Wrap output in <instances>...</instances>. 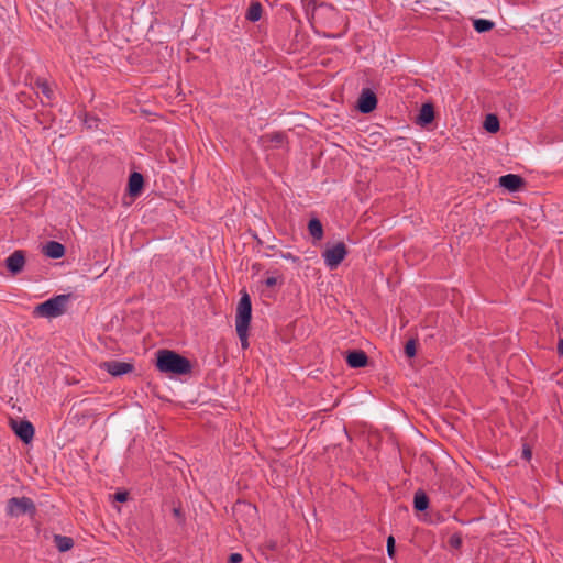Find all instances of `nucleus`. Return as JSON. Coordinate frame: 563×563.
Wrapping results in <instances>:
<instances>
[{
  "instance_id": "obj_7",
  "label": "nucleus",
  "mask_w": 563,
  "mask_h": 563,
  "mask_svg": "<svg viewBox=\"0 0 563 563\" xmlns=\"http://www.w3.org/2000/svg\"><path fill=\"white\" fill-rule=\"evenodd\" d=\"M100 367L114 377H119L134 371V365L132 363L120 361H107L103 362Z\"/></svg>"
},
{
  "instance_id": "obj_28",
  "label": "nucleus",
  "mask_w": 563,
  "mask_h": 563,
  "mask_svg": "<svg viewBox=\"0 0 563 563\" xmlns=\"http://www.w3.org/2000/svg\"><path fill=\"white\" fill-rule=\"evenodd\" d=\"M173 515L180 523L185 521V517L180 507H174Z\"/></svg>"
},
{
  "instance_id": "obj_2",
  "label": "nucleus",
  "mask_w": 563,
  "mask_h": 563,
  "mask_svg": "<svg viewBox=\"0 0 563 563\" xmlns=\"http://www.w3.org/2000/svg\"><path fill=\"white\" fill-rule=\"evenodd\" d=\"M5 511L12 518L22 515L34 517L36 515V506L30 497H12L7 501Z\"/></svg>"
},
{
  "instance_id": "obj_33",
  "label": "nucleus",
  "mask_w": 563,
  "mask_h": 563,
  "mask_svg": "<svg viewBox=\"0 0 563 563\" xmlns=\"http://www.w3.org/2000/svg\"><path fill=\"white\" fill-rule=\"evenodd\" d=\"M282 257L285 260H291L292 262H297L299 258L291 253H283Z\"/></svg>"
},
{
  "instance_id": "obj_9",
  "label": "nucleus",
  "mask_w": 563,
  "mask_h": 563,
  "mask_svg": "<svg viewBox=\"0 0 563 563\" xmlns=\"http://www.w3.org/2000/svg\"><path fill=\"white\" fill-rule=\"evenodd\" d=\"M25 266V255L21 250L14 251L7 260L5 267L12 276L19 275Z\"/></svg>"
},
{
  "instance_id": "obj_16",
  "label": "nucleus",
  "mask_w": 563,
  "mask_h": 563,
  "mask_svg": "<svg viewBox=\"0 0 563 563\" xmlns=\"http://www.w3.org/2000/svg\"><path fill=\"white\" fill-rule=\"evenodd\" d=\"M262 140L274 144V147H282L287 142V135L285 132H273L262 136Z\"/></svg>"
},
{
  "instance_id": "obj_21",
  "label": "nucleus",
  "mask_w": 563,
  "mask_h": 563,
  "mask_svg": "<svg viewBox=\"0 0 563 563\" xmlns=\"http://www.w3.org/2000/svg\"><path fill=\"white\" fill-rule=\"evenodd\" d=\"M473 26L476 32L478 33H485L494 29L495 24L490 20L486 19H476L473 22Z\"/></svg>"
},
{
  "instance_id": "obj_18",
  "label": "nucleus",
  "mask_w": 563,
  "mask_h": 563,
  "mask_svg": "<svg viewBox=\"0 0 563 563\" xmlns=\"http://www.w3.org/2000/svg\"><path fill=\"white\" fill-rule=\"evenodd\" d=\"M309 234L314 239L320 241L323 238V227L319 219L312 218L308 223Z\"/></svg>"
},
{
  "instance_id": "obj_27",
  "label": "nucleus",
  "mask_w": 563,
  "mask_h": 563,
  "mask_svg": "<svg viewBox=\"0 0 563 563\" xmlns=\"http://www.w3.org/2000/svg\"><path fill=\"white\" fill-rule=\"evenodd\" d=\"M238 336L241 341V346L243 350L249 347V340H247V331H242L241 329L236 330Z\"/></svg>"
},
{
  "instance_id": "obj_3",
  "label": "nucleus",
  "mask_w": 563,
  "mask_h": 563,
  "mask_svg": "<svg viewBox=\"0 0 563 563\" xmlns=\"http://www.w3.org/2000/svg\"><path fill=\"white\" fill-rule=\"evenodd\" d=\"M68 297L59 295L35 307L34 313L40 317L55 318L64 313Z\"/></svg>"
},
{
  "instance_id": "obj_1",
  "label": "nucleus",
  "mask_w": 563,
  "mask_h": 563,
  "mask_svg": "<svg viewBox=\"0 0 563 563\" xmlns=\"http://www.w3.org/2000/svg\"><path fill=\"white\" fill-rule=\"evenodd\" d=\"M156 367L162 373L173 375H188L192 372L191 362L172 350L157 351Z\"/></svg>"
},
{
  "instance_id": "obj_29",
  "label": "nucleus",
  "mask_w": 563,
  "mask_h": 563,
  "mask_svg": "<svg viewBox=\"0 0 563 563\" xmlns=\"http://www.w3.org/2000/svg\"><path fill=\"white\" fill-rule=\"evenodd\" d=\"M128 499V493L126 492H118L114 495V500L124 503Z\"/></svg>"
},
{
  "instance_id": "obj_35",
  "label": "nucleus",
  "mask_w": 563,
  "mask_h": 563,
  "mask_svg": "<svg viewBox=\"0 0 563 563\" xmlns=\"http://www.w3.org/2000/svg\"><path fill=\"white\" fill-rule=\"evenodd\" d=\"M325 36H327V37H340V36H341V34H339V35H330V34H327Z\"/></svg>"
},
{
  "instance_id": "obj_6",
  "label": "nucleus",
  "mask_w": 563,
  "mask_h": 563,
  "mask_svg": "<svg viewBox=\"0 0 563 563\" xmlns=\"http://www.w3.org/2000/svg\"><path fill=\"white\" fill-rule=\"evenodd\" d=\"M377 107V97L368 88L362 90L358 100H357V109L361 113L367 114L374 111Z\"/></svg>"
},
{
  "instance_id": "obj_20",
  "label": "nucleus",
  "mask_w": 563,
  "mask_h": 563,
  "mask_svg": "<svg viewBox=\"0 0 563 563\" xmlns=\"http://www.w3.org/2000/svg\"><path fill=\"white\" fill-rule=\"evenodd\" d=\"M55 547L60 552L69 551L74 547V540L70 537L55 534L54 536Z\"/></svg>"
},
{
  "instance_id": "obj_32",
  "label": "nucleus",
  "mask_w": 563,
  "mask_h": 563,
  "mask_svg": "<svg viewBox=\"0 0 563 563\" xmlns=\"http://www.w3.org/2000/svg\"><path fill=\"white\" fill-rule=\"evenodd\" d=\"M532 456V452H531V449L529 446H523V450H522V457L526 459V460H530Z\"/></svg>"
},
{
  "instance_id": "obj_23",
  "label": "nucleus",
  "mask_w": 563,
  "mask_h": 563,
  "mask_svg": "<svg viewBox=\"0 0 563 563\" xmlns=\"http://www.w3.org/2000/svg\"><path fill=\"white\" fill-rule=\"evenodd\" d=\"M35 85L41 90V92L46 97V99L52 100L54 92L46 80L36 79Z\"/></svg>"
},
{
  "instance_id": "obj_22",
  "label": "nucleus",
  "mask_w": 563,
  "mask_h": 563,
  "mask_svg": "<svg viewBox=\"0 0 563 563\" xmlns=\"http://www.w3.org/2000/svg\"><path fill=\"white\" fill-rule=\"evenodd\" d=\"M484 128L490 133H496L499 130V120L495 114H487L484 122Z\"/></svg>"
},
{
  "instance_id": "obj_8",
  "label": "nucleus",
  "mask_w": 563,
  "mask_h": 563,
  "mask_svg": "<svg viewBox=\"0 0 563 563\" xmlns=\"http://www.w3.org/2000/svg\"><path fill=\"white\" fill-rule=\"evenodd\" d=\"M12 429L14 430L15 434L23 441L24 443H30L34 438V427L33 424L27 420H20L15 421L12 420Z\"/></svg>"
},
{
  "instance_id": "obj_30",
  "label": "nucleus",
  "mask_w": 563,
  "mask_h": 563,
  "mask_svg": "<svg viewBox=\"0 0 563 563\" xmlns=\"http://www.w3.org/2000/svg\"><path fill=\"white\" fill-rule=\"evenodd\" d=\"M241 561L242 555L240 553H232L228 559V563H240Z\"/></svg>"
},
{
  "instance_id": "obj_15",
  "label": "nucleus",
  "mask_w": 563,
  "mask_h": 563,
  "mask_svg": "<svg viewBox=\"0 0 563 563\" xmlns=\"http://www.w3.org/2000/svg\"><path fill=\"white\" fill-rule=\"evenodd\" d=\"M263 13V7L261 2L253 1L251 2L246 13L245 19L250 22H257L261 20Z\"/></svg>"
},
{
  "instance_id": "obj_12",
  "label": "nucleus",
  "mask_w": 563,
  "mask_h": 563,
  "mask_svg": "<svg viewBox=\"0 0 563 563\" xmlns=\"http://www.w3.org/2000/svg\"><path fill=\"white\" fill-rule=\"evenodd\" d=\"M144 186V177L141 173L133 172L129 176L128 190L130 196L136 197L141 194Z\"/></svg>"
},
{
  "instance_id": "obj_19",
  "label": "nucleus",
  "mask_w": 563,
  "mask_h": 563,
  "mask_svg": "<svg viewBox=\"0 0 563 563\" xmlns=\"http://www.w3.org/2000/svg\"><path fill=\"white\" fill-rule=\"evenodd\" d=\"M307 4V10L310 9V7H312V10L313 12L318 11V14L320 13H324V14H329V15H335L338 12L335 10V8L331 4H322L319 7V9H317L316 7V1L314 0H303ZM314 18V13H312V19Z\"/></svg>"
},
{
  "instance_id": "obj_24",
  "label": "nucleus",
  "mask_w": 563,
  "mask_h": 563,
  "mask_svg": "<svg viewBox=\"0 0 563 563\" xmlns=\"http://www.w3.org/2000/svg\"><path fill=\"white\" fill-rule=\"evenodd\" d=\"M417 353V341L415 339H410L407 341L405 345V354L407 357L411 358Z\"/></svg>"
},
{
  "instance_id": "obj_26",
  "label": "nucleus",
  "mask_w": 563,
  "mask_h": 563,
  "mask_svg": "<svg viewBox=\"0 0 563 563\" xmlns=\"http://www.w3.org/2000/svg\"><path fill=\"white\" fill-rule=\"evenodd\" d=\"M387 554L390 559L395 558L396 551H395V538L393 536H389L387 538Z\"/></svg>"
},
{
  "instance_id": "obj_34",
  "label": "nucleus",
  "mask_w": 563,
  "mask_h": 563,
  "mask_svg": "<svg viewBox=\"0 0 563 563\" xmlns=\"http://www.w3.org/2000/svg\"><path fill=\"white\" fill-rule=\"evenodd\" d=\"M558 353L560 356H563V339H560L559 340V343H558Z\"/></svg>"
},
{
  "instance_id": "obj_5",
  "label": "nucleus",
  "mask_w": 563,
  "mask_h": 563,
  "mask_svg": "<svg viewBox=\"0 0 563 563\" xmlns=\"http://www.w3.org/2000/svg\"><path fill=\"white\" fill-rule=\"evenodd\" d=\"M346 245L343 242H338L331 246H328L322 252V257L325 265L330 268H336L347 255Z\"/></svg>"
},
{
  "instance_id": "obj_25",
  "label": "nucleus",
  "mask_w": 563,
  "mask_h": 563,
  "mask_svg": "<svg viewBox=\"0 0 563 563\" xmlns=\"http://www.w3.org/2000/svg\"><path fill=\"white\" fill-rule=\"evenodd\" d=\"M449 544L451 548H454V549H460L461 545H462V537L460 533H453L450 538H449Z\"/></svg>"
},
{
  "instance_id": "obj_10",
  "label": "nucleus",
  "mask_w": 563,
  "mask_h": 563,
  "mask_svg": "<svg viewBox=\"0 0 563 563\" xmlns=\"http://www.w3.org/2000/svg\"><path fill=\"white\" fill-rule=\"evenodd\" d=\"M499 186L510 192L520 190L525 186V180L521 176L516 174H507L499 178Z\"/></svg>"
},
{
  "instance_id": "obj_31",
  "label": "nucleus",
  "mask_w": 563,
  "mask_h": 563,
  "mask_svg": "<svg viewBox=\"0 0 563 563\" xmlns=\"http://www.w3.org/2000/svg\"><path fill=\"white\" fill-rule=\"evenodd\" d=\"M265 285L268 287V288H272L274 287L276 284H277V278L274 277V276H269L265 279Z\"/></svg>"
},
{
  "instance_id": "obj_13",
  "label": "nucleus",
  "mask_w": 563,
  "mask_h": 563,
  "mask_svg": "<svg viewBox=\"0 0 563 563\" xmlns=\"http://www.w3.org/2000/svg\"><path fill=\"white\" fill-rule=\"evenodd\" d=\"M43 254L49 258H60L65 254V246L57 241H49L43 246Z\"/></svg>"
},
{
  "instance_id": "obj_14",
  "label": "nucleus",
  "mask_w": 563,
  "mask_h": 563,
  "mask_svg": "<svg viewBox=\"0 0 563 563\" xmlns=\"http://www.w3.org/2000/svg\"><path fill=\"white\" fill-rule=\"evenodd\" d=\"M434 120V109L431 103H424L421 106L418 123L421 125L430 124Z\"/></svg>"
},
{
  "instance_id": "obj_4",
  "label": "nucleus",
  "mask_w": 563,
  "mask_h": 563,
  "mask_svg": "<svg viewBox=\"0 0 563 563\" xmlns=\"http://www.w3.org/2000/svg\"><path fill=\"white\" fill-rule=\"evenodd\" d=\"M252 319V303L247 294H244L238 303L235 328L242 331H249Z\"/></svg>"
},
{
  "instance_id": "obj_11",
  "label": "nucleus",
  "mask_w": 563,
  "mask_h": 563,
  "mask_svg": "<svg viewBox=\"0 0 563 563\" xmlns=\"http://www.w3.org/2000/svg\"><path fill=\"white\" fill-rule=\"evenodd\" d=\"M345 361L351 368H361L367 365L368 356L362 350H353L347 353Z\"/></svg>"
},
{
  "instance_id": "obj_17",
  "label": "nucleus",
  "mask_w": 563,
  "mask_h": 563,
  "mask_svg": "<svg viewBox=\"0 0 563 563\" xmlns=\"http://www.w3.org/2000/svg\"><path fill=\"white\" fill-rule=\"evenodd\" d=\"M413 507L417 511H424L428 509L429 507V498L427 496V494L421 490V489H418L416 493H415V496H413Z\"/></svg>"
}]
</instances>
